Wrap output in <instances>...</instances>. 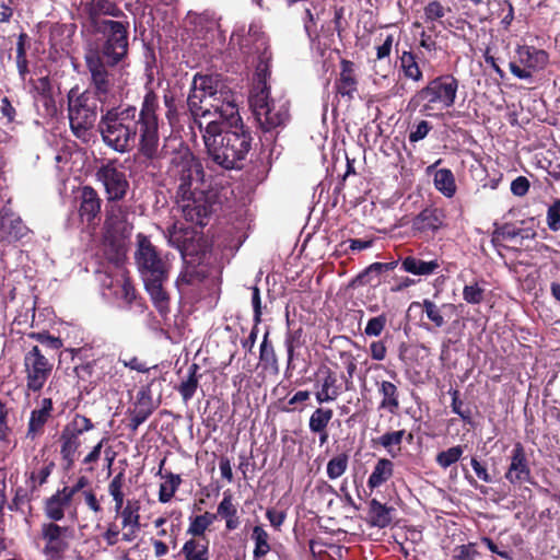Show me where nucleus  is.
Returning a JSON list of instances; mask_svg holds the SVG:
<instances>
[{"mask_svg": "<svg viewBox=\"0 0 560 560\" xmlns=\"http://www.w3.org/2000/svg\"><path fill=\"white\" fill-rule=\"evenodd\" d=\"M160 108L158 93L151 86H145L140 109L131 104L106 109L97 124L103 142L118 153L137 148L138 155L149 162L166 158L168 145L160 148Z\"/></svg>", "mask_w": 560, "mask_h": 560, "instance_id": "obj_1", "label": "nucleus"}, {"mask_svg": "<svg viewBox=\"0 0 560 560\" xmlns=\"http://www.w3.org/2000/svg\"><path fill=\"white\" fill-rule=\"evenodd\" d=\"M199 130L209 159L224 170H238L252 149L253 136L238 113V107L226 106L224 114Z\"/></svg>", "mask_w": 560, "mask_h": 560, "instance_id": "obj_2", "label": "nucleus"}, {"mask_svg": "<svg viewBox=\"0 0 560 560\" xmlns=\"http://www.w3.org/2000/svg\"><path fill=\"white\" fill-rule=\"evenodd\" d=\"M135 261L154 306L160 312L167 310L170 296L164 289V284L168 280L172 268L167 255H164L147 235L139 233L137 235Z\"/></svg>", "mask_w": 560, "mask_h": 560, "instance_id": "obj_3", "label": "nucleus"}, {"mask_svg": "<svg viewBox=\"0 0 560 560\" xmlns=\"http://www.w3.org/2000/svg\"><path fill=\"white\" fill-rule=\"evenodd\" d=\"M166 180L173 186L176 200L195 196V192L208 188L202 163L182 140L177 141L171 152Z\"/></svg>", "mask_w": 560, "mask_h": 560, "instance_id": "obj_4", "label": "nucleus"}, {"mask_svg": "<svg viewBox=\"0 0 560 560\" xmlns=\"http://www.w3.org/2000/svg\"><path fill=\"white\" fill-rule=\"evenodd\" d=\"M249 105L261 131L260 141L271 145L278 128L284 127L290 119L289 101L284 97L272 98L266 91H256L249 96Z\"/></svg>", "mask_w": 560, "mask_h": 560, "instance_id": "obj_5", "label": "nucleus"}, {"mask_svg": "<svg viewBox=\"0 0 560 560\" xmlns=\"http://www.w3.org/2000/svg\"><path fill=\"white\" fill-rule=\"evenodd\" d=\"M129 27L130 23L127 16L91 28L98 38L95 51L89 56L105 60L109 67H125L129 54Z\"/></svg>", "mask_w": 560, "mask_h": 560, "instance_id": "obj_6", "label": "nucleus"}, {"mask_svg": "<svg viewBox=\"0 0 560 560\" xmlns=\"http://www.w3.org/2000/svg\"><path fill=\"white\" fill-rule=\"evenodd\" d=\"M458 80L453 74H442L430 80L425 86L418 90L409 100L407 110H416L430 115L436 108L453 107L458 91Z\"/></svg>", "mask_w": 560, "mask_h": 560, "instance_id": "obj_7", "label": "nucleus"}, {"mask_svg": "<svg viewBox=\"0 0 560 560\" xmlns=\"http://www.w3.org/2000/svg\"><path fill=\"white\" fill-rule=\"evenodd\" d=\"M67 98L71 131L77 138L83 139L97 121L98 110H102L101 102L90 93H80L78 88H72Z\"/></svg>", "mask_w": 560, "mask_h": 560, "instance_id": "obj_8", "label": "nucleus"}, {"mask_svg": "<svg viewBox=\"0 0 560 560\" xmlns=\"http://www.w3.org/2000/svg\"><path fill=\"white\" fill-rule=\"evenodd\" d=\"M168 245L176 248L182 259H206L212 244L202 230L174 223L166 230Z\"/></svg>", "mask_w": 560, "mask_h": 560, "instance_id": "obj_9", "label": "nucleus"}, {"mask_svg": "<svg viewBox=\"0 0 560 560\" xmlns=\"http://www.w3.org/2000/svg\"><path fill=\"white\" fill-rule=\"evenodd\" d=\"M94 428L93 421L81 413H74L71 420L63 425L59 435V444L65 470H70L74 466L77 453L82 445L80 436Z\"/></svg>", "mask_w": 560, "mask_h": 560, "instance_id": "obj_10", "label": "nucleus"}, {"mask_svg": "<svg viewBox=\"0 0 560 560\" xmlns=\"http://www.w3.org/2000/svg\"><path fill=\"white\" fill-rule=\"evenodd\" d=\"M182 214L187 222L205 228L210 223L218 206V192L207 188L195 192V196H187L176 200Z\"/></svg>", "mask_w": 560, "mask_h": 560, "instance_id": "obj_11", "label": "nucleus"}, {"mask_svg": "<svg viewBox=\"0 0 560 560\" xmlns=\"http://www.w3.org/2000/svg\"><path fill=\"white\" fill-rule=\"evenodd\" d=\"M240 47L245 54L257 52L259 55L255 71L256 84L253 92L266 91L267 93H270L268 80L271 74L269 63L271 60V52L267 46L265 34L258 31H253V26H250L248 34L241 39Z\"/></svg>", "mask_w": 560, "mask_h": 560, "instance_id": "obj_12", "label": "nucleus"}, {"mask_svg": "<svg viewBox=\"0 0 560 560\" xmlns=\"http://www.w3.org/2000/svg\"><path fill=\"white\" fill-rule=\"evenodd\" d=\"M191 84L194 90H199L209 97L210 108L219 116L224 114L228 105L238 107L236 94L222 82L219 74L196 73Z\"/></svg>", "mask_w": 560, "mask_h": 560, "instance_id": "obj_13", "label": "nucleus"}, {"mask_svg": "<svg viewBox=\"0 0 560 560\" xmlns=\"http://www.w3.org/2000/svg\"><path fill=\"white\" fill-rule=\"evenodd\" d=\"M55 361L40 353L36 348H28L23 354V372L28 392H40L52 374Z\"/></svg>", "mask_w": 560, "mask_h": 560, "instance_id": "obj_14", "label": "nucleus"}, {"mask_svg": "<svg viewBox=\"0 0 560 560\" xmlns=\"http://www.w3.org/2000/svg\"><path fill=\"white\" fill-rule=\"evenodd\" d=\"M86 68L90 72V81L88 88L83 91L90 93L91 96L100 100L104 105L115 95V84L112 73L108 71L107 62L98 57H85Z\"/></svg>", "mask_w": 560, "mask_h": 560, "instance_id": "obj_15", "label": "nucleus"}, {"mask_svg": "<svg viewBox=\"0 0 560 560\" xmlns=\"http://www.w3.org/2000/svg\"><path fill=\"white\" fill-rule=\"evenodd\" d=\"M349 390L345 384L343 373L332 370L325 363L318 365L314 373V395L318 405L335 401Z\"/></svg>", "mask_w": 560, "mask_h": 560, "instance_id": "obj_16", "label": "nucleus"}, {"mask_svg": "<svg viewBox=\"0 0 560 560\" xmlns=\"http://www.w3.org/2000/svg\"><path fill=\"white\" fill-rule=\"evenodd\" d=\"M138 206L131 200H112L105 203V226L108 231L129 235L133 229V219Z\"/></svg>", "mask_w": 560, "mask_h": 560, "instance_id": "obj_17", "label": "nucleus"}, {"mask_svg": "<svg viewBox=\"0 0 560 560\" xmlns=\"http://www.w3.org/2000/svg\"><path fill=\"white\" fill-rule=\"evenodd\" d=\"M96 178L104 186L106 201L122 200L130 189L127 174L116 160L108 161L98 167Z\"/></svg>", "mask_w": 560, "mask_h": 560, "instance_id": "obj_18", "label": "nucleus"}, {"mask_svg": "<svg viewBox=\"0 0 560 560\" xmlns=\"http://www.w3.org/2000/svg\"><path fill=\"white\" fill-rule=\"evenodd\" d=\"M40 536L45 541L43 552L51 560H61L70 548L73 538V529L69 526H60L57 523H44Z\"/></svg>", "mask_w": 560, "mask_h": 560, "instance_id": "obj_19", "label": "nucleus"}, {"mask_svg": "<svg viewBox=\"0 0 560 560\" xmlns=\"http://www.w3.org/2000/svg\"><path fill=\"white\" fill-rule=\"evenodd\" d=\"M83 12L86 15L90 28L103 25V23L121 20L128 15L113 0H86L83 2Z\"/></svg>", "mask_w": 560, "mask_h": 560, "instance_id": "obj_20", "label": "nucleus"}, {"mask_svg": "<svg viewBox=\"0 0 560 560\" xmlns=\"http://www.w3.org/2000/svg\"><path fill=\"white\" fill-rule=\"evenodd\" d=\"M78 214L81 223L95 229L101 222L102 205L98 192L92 186H83L77 197Z\"/></svg>", "mask_w": 560, "mask_h": 560, "instance_id": "obj_21", "label": "nucleus"}, {"mask_svg": "<svg viewBox=\"0 0 560 560\" xmlns=\"http://www.w3.org/2000/svg\"><path fill=\"white\" fill-rule=\"evenodd\" d=\"M504 478L514 487L526 482L533 483L529 460L521 442H516L513 445Z\"/></svg>", "mask_w": 560, "mask_h": 560, "instance_id": "obj_22", "label": "nucleus"}, {"mask_svg": "<svg viewBox=\"0 0 560 560\" xmlns=\"http://www.w3.org/2000/svg\"><path fill=\"white\" fill-rule=\"evenodd\" d=\"M334 89L337 97L351 103L359 92V79L357 66L353 61L341 59L340 72L334 82Z\"/></svg>", "mask_w": 560, "mask_h": 560, "instance_id": "obj_23", "label": "nucleus"}, {"mask_svg": "<svg viewBox=\"0 0 560 560\" xmlns=\"http://www.w3.org/2000/svg\"><path fill=\"white\" fill-rule=\"evenodd\" d=\"M413 308H420L423 313H425L428 320L434 328L444 327L447 324V320L457 311V306L453 303H443L438 305L430 299H424L422 302H411L408 312L412 311Z\"/></svg>", "mask_w": 560, "mask_h": 560, "instance_id": "obj_24", "label": "nucleus"}, {"mask_svg": "<svg viewBox=\"0 0 560 560\" xmlns=\"http://www.w3.org/2000/svg\"><path fill=\"white\" fill-rule=\"evenodd\" d=\"M28 228L20 217H16L10 208L0 211V237L9 242H16L28 234Z\"/></svg>", "mask_w": 560, "mask_h": 560, "instance_id": "obj_25", "label": "nucleus"}, {"mask_svg": "<svg viewBox=\"0 0 560 560\" xmlns=\"http://www.w3.org/2000/svg\"><path fill=\"white\" fill-rule=\"evenodd\" d=\"M445 212L443 209L428 207L421 210L413 219L411 228L418 233H436L445 221Z\"/></svg>", "mask_w": 560, "mask_h": 560, "instance_id": "obj_26", "label": "nucleus"}, {"mask_svg": "<svg viewBox=\"0 0 560 560\" xmlns=\"http://www.w3.org/2000/svg\"><path fill=\"white\" fill-rule=\"evenodd\" d=\"M107 361L108 359L103 357L77 365L74 373L79 383H83L85 389H88L89 386L95 387L106 374L104 369Z\"/></svg>", "mask_w": 560, "mask_h": 560, "instance_id": "obj_27", "label": "nucleus"}, {"mask_svg": "<svg viewBox=\"0 0 560 560\" xmlns=\"http://www.w3.org/2000/svg\"><path fill=\"white\" fill-rule=\"evenodd\" d=\"M206 259H183L184 266L176 283L177 285H195L203 282L209 276V266Z\"/></svg>", "mask_w": 560, "mask_h": 560, "instance_id": "obj_28", "label": "nucleus"}, {"mask_svg": "<svg viewBox=\"0 0 560 560\" xmlns=\"http://www.w3.org/2000/svg\"><path fill=\"white\" fill-rule=\"evenodd\" d=\"M52 410L54 404L51 398H43L40 401V407L38 409L32 410L31 412L26 438L35 440L37 436H40L44 433L45 424L51 418Z\"/></svg>", "mask_w": 560, "mask_h": 560, "instance_id": "obj_29", "label": "nucleus"}, {"mask_svg": "<svg viewBox=\"0 0 560 560\" xmlns=\"http://www.w3.org/2000/svg\"><path fill=\"white\" fill-rule=\"evenodd\" d=\"M516 52L520 63L525 66L530 73L544 69L549 62V55L547 51L534 46H520Z\"/></svg>", "mask_w": 560, "mask_h": 560, "instance_id": "obj_30", "label": "nucleus"}, {"mask_svg": "<svg viewBox=\"0 0 560 560\" xmlns=\"http://www.w3.org/2000/svg\"><path fill=\"white\" fill-rule=\"evenodd\" d=\"M27 338L36 340L38 345L31 346L30 348H36L40 350L43 355L51 358L56 361V357L59 354L60 349L63 347L61 338L52 336L49 331H32L27 334Z\"/></svg>", "mask_w": 560, "mask_h": 560, "instance_id": "obj_31", "label": "nucleus"}, {"mask_svg": "<svg viewBox=\"0 0 560 560\" xmlns=\"http://www.w3.org/2000/svg\"><path fill=\"white\" fill-rule=\"evenodd\" d=\"M377 392L381 395L378 409L386 410L390 415H397L400 409L399 389L389 381L376 382Z\"/></svg>", "mask_w": 560, "mask_h": 560, "instance_id": "obj_32", "label": "nucleus"}, {"mask_svg": "<svg viewBox=\"0 0 560 560\" xmlns=\"http://www.w3.org/2000/svg\"><path fill=\"white\" fill-rule=\"evenodd\" d=\"M399 71L404 78L415 83H419L423 80V71L419 65V57L412 50H404L398 56Z\"/></svg>", "mask_w": 560, "mask_h": 560, "instance_id": "obj_33", "label": "nucleus"}, {"mask_svg": "<svg viewBox=\"0 0 560 560\" xmlns=\"http://www.w3.org/2000/svg\"><path fill=\"white\" fill-rule=\"evenodd\" d=\"M219 517L225 521V528L229 532L235 530L241 524V520L237 512V506L234 503L233 494L230 490L223 493V498L218 505Z\"/></svg>", "mask_w": 560, "mask_h": 560, "instance_id": "obj_34", "label": "nucleus"}, {"mask_svg": "<svg viewBox=\"0 0 560 560\" xmlns=\"http://www.w3.org/2000/svg\"><path fill=\"white\" fill-rule=\"evenodd\" d=\"M394 508L381 503L377 499L369 501L368 523L373 527L385 528L390 525Z\"/></svg>", "mask_w": 560, "mask_h": 560, "instance_id": "obj_35", "label": "nucleus"}, {"mask_svg": "<svg viewBox=\"0 0 560 560\" xmlns=\"http://www.w3.org/2000/svg\"><path fill=\"white\" fill-rule=\"evenodd\" d=\"M165 462L166 458H163L161 460L158 471V476H160L162 479H165V481L160 485L159 489V501L161 503L170 502L175 495L176 491L178 490L183 481L180 475H176L171 471H167L165 474L162 472Z\"/></svg>", "mask_w": 560, "mask_h": 560, "instance_id": "obj_36", "label": "nucleus"}, {"mask_svg": "<svg viewBox=\"0 0 560 560\" xmlns=\"http://www.w3.org/2000/svg\"><path fill=\"white\" fill-rule=\"evenodd\" d=\"M187 107L198 126L201 122L198 118L210 115L212 109L209 106V97L201 91L194 90L192 84L187 96Z\"/></svg>", "mask_w": 560, "mask_h": 560, "instance_id": "obj_37", "label": "nucleus"}, {"mask_svg": "<svg viewBox=\"0 0 560 560\" xmlns=\"http://www.w3.org/2000/svg\"><path fill=\"white\" fill-rule=\"evenodd\" d=\"M156 408L158 404L153 400L150 385H144L137 392L133 408H128V410L148 420Z\"/></svg>", "mask_w": 560, "mask_h": 560, "instance_id": "obj_38", "label": "nucleus"}, {"mask_svg": "<svg viewBox=\"0 0 560 560\" xmlns=\"http://www.w3.org/2000/svg\"><path fill=\"white\" fill-rule=\"evenodd\" d=\"M440 268L436 259L425 261L415 256H407L400 261V269L416 276H430Z\"/></svg>", "mask_w": 560, "mask_h": 560, "instance_id": "obj_39", "label": "nucleus"}, {"mask_svg": "<svg viewBox=\"0 0 560 560\" xmlns=\"http://www.w3.org/2000/svg\"><path fill=\"white\" fill-rule=\"evenodd\" d=\"M66 493H61L60 489L45 501V515L54 523L61 521L65 517V509L68 508L72 501L66 500Z\"/></svg>", "mask_w": 560, "mask_h": 560, "instance_id": "obj_40", "label": "nucleus"}, {"mask_svg": "<svg viewBox=\"0 0 560 560\" xmlns=\"http://www.w3.org/2000/svg\"><path fill=\"white\" fill-rule=\"evenodd\" d=\"M185 560H209V539L190 538L182 547Z\"/></svg>", "mask_w": 560, "mask_h": 560, "instance_id": "obj_41", "label": "nucleus"}, {"mask_svg": "<svg viewBox=\"0 0 560 560\" xmlns=\"http://www.w3.org/2000/svg\"><path fill=\"white\" fill-rule=\"evenodd\" d=\"M305 345L304 331L301 326L298 328H291L285 334L284 346L288 354L287 370L285 372H292L295 370V364H293V350H298Z\"/></svg>", "mask_w": 560, "mask_h": 560, "instance_id": "obj_42", "label": "nucleus"}, {"mask_svg": "<svg viewBox=\"0 0 560 560\" xmlns=\"http://www.w3.org/2000/svg\"><path fill=\"white\" fill-rule=\"evenodd\" d=\"M394 475V463L388 458H380L368 479V487L375 489L388 481Z\"/></svg>", "mask_w": 560, "mask_h": 560, "instance_id": "obj_43", "label": "nucleus"}, {"mask_svg": "<svg viewBox=\"0 0 560 560\" xmlns=\"http://www.w3.org/2000/svg\"><path fill=\"white\" fill-rule=\"evenodd\" d=\"M120 515L122 520V527H129V529L122 534L121 539L128 542L132 541L136 538L137 532L140 527V515L138 513V508L133 509L130 502H128L127 505L121 510Z\"/></svg>", "mask_w": 560, "mask_h": 560, "instance_id": "obj_44", "label": "nucleus"}, {"mask_svg": "<svg viewBox=\"0 0 560 560\" xmlns=\"http://www.w3.org/2000/svg\"><path fill=\"white\" fill-rule=\"evenodd\" d=\"M434 187L444 197L452 198L455 196L457 186L455 176L450 168H440L434 173L433 176Z\"/></svg>", "mask_w": 560, "mask_h": 560, "instance_id": "obj_45", "label": "nucleus"}, {"mask_svg": "<svg viewBox=\"0 0 560 560\" xmlns=\"http://www.w3.org/2000/svg\"><path fill=\"white\" fill-rule=\"evenodd\" d=\"M250 537L255 545L253 550L254 560H259L270 552V536L261 525H256L253 527Z\"/></svg>", "mask_w": 560, "mask_h": 560, "instance_id": "obj_46", "label": "nucleus"}, {"mask_svg": "<svg viewBox=\"0 0 560 560\" xmlns=\"http://www.w3.org/2000/svg\"><path fill=\"white\" fill-rule=\"evenodd\" d=\"M199 365L196 363H192L188 368V375L185 381L180 383L178 386V392L185 402L189 401L196 394V390L198 388L199 384V377L198 375Z\"/></svg>", "mask_w": 560, "mask_h": 560, "instance_id": "obj_47", "label": "nucleus"}, {"mask_svg": "<svg viewBox=\"0 0 560 560\" xmlns=\"http://www.w3.org/2000/svg\"><path fill=\"white\" fill-rule=\"evenodd\" d=\"M465 447V445L458 444L439 452L435 456L436 465L444 470L454 466L462 459Z\"/></svg>", "mask_w": 560, "mask_h": 560, "instance_id": "obj_48", "label": "nucleus"}, {"mask_svg": "<svg viewBox=\"0 0 560 560\" xmlns=\"http://www.w3.org/2000/svg\"><path fill=\"white\" fill-rule=\"evenodd\" d=\"M405 434V430L386 432L383 435L373 439L372 442L373 445L383 446L389 454L395 456L394 448L400 451V445L402 443Z\"/></svg>", "mask_w": 560, "mask_h": 560, "instance_id": "obj_49", "label": "nucleus"}, {"mask_svg": "<svg viewBox=\"0 0 560 560\" xmlns=\"http://www.w3.org/2000/svg\"><path fill=\"white\" fill-rule=\"evenodd\" d=\"M269 332L267 331L260 343L259 360L265 370L278 371V358L272 342L268 339Z\"/></svg>", "mask_w": 560, "mask_h": 560, "instance_id": "obj_50", "label": "nucleus"}, {"mask_svg": "<svg viewBox=\"0 0 560 560\" xmlns=\"http://www.w3.org/2000/svg\"><path fill=\"white\" fill-rule=\"evenodd\" d=\"M334 417V411L330 408L318 407L316 408L308 420V428L311 432H322L327 429L329 422Z\"/></svg>", "mask_w": 560, "mask_h": 560, "instance_id": "obj_51", "label": "nucleus"}, {"mask_svg": "<svg viewBox=\"0 0 560 560\" xmlns=\"http://www.w3.org/2000/svg\"><path fill=\"white\" fill-rule=\"evenodd\" d=\"M448 394L452 397V411L460 417L464 423L472 424V412L468 404L460 399V393L456 388H450Z\"/></svg>", "mask_w": 560, "mask_h": 560, "instance_id": "obj_52", "label": "nucleus"}, {"mask_svg": "<svg viewBox=\"0 0 560 560\" xmlns=\"http://www.w3.org/2000/svg\"><path fill=\"white\" fill-rule=\"evenodd\" d=\"M163 103L165 107V118L170 126H175L179 122V101L176 95L167 90L163 95Z\"/></svg>", "mask_w": 560, "mask_h": 560, "instance_id": "obj_53", "label": "nucleus"}, {"mask_svg": "<svg viewBox=\"0 0 560 560\" xmlns=\"http://www.w3.org/2000/svg\"><path fill=\"white\" fill-rule=\"evenodd\" d=\"M349 456L347 453H339L327 463V476L329 479L335 480L341 477L348 469Z\"/></svg>", "mask_w": 560, "mask_h": 560, "instance_id": "obj_54", "label": "nucleus"}, {"mask_svg": "<svg viewBox=\"0 0 560 560\" xmlns=\"http://www.w3.org/2000/svg\"><path fill=\"white\" fill-rule=\"evenodd\" d=\"M28 40V35L26 33H21L18 37L16 43V68L20 77L24 80L26 74L28 73V61L26 58V42Z\"/></svg>", "mask_w": 560, "mask_h": 560, "instance_id": "obj_55", "label": "nucleus"}, {"mask_svg": "<svg viewBox=\"0 0 560 560\" xmlns=\"http://www.w3.org/2000/svg\"><path fill=\"white\" fill-rule=\"evenodd\" d=\"M451 8L444 7L440 1L432 0L423 8V19L425 23H433L443 19Z\"/></svg>", "mask_w": 560, "mask_h": 560, "instance_id": "obj_56", "label": "nucleus"}, {"mask_svg": "<svg viewBox=\"0 0 560 560\" xmlns=\"http://www.w3.org/2000/svg\"><path fill=\"white\" fill-rule=\"evenodd\" d=\"M463 299L469 304H480L485 299V288L478 282L466 284L463 289Z\"/></svg>", "mask_w": 560, "mask_h": 560, "instance_id": "obj_57", "label": "nucleus"}, {"mask_svg": "<svg viewBox=\"0 0 560 560\" xmlns=\"http://www.w3.org/2000/svg\"><path fill=\"white\" fill-rule=\"evenodd\" d=\"M547 226L552 232L560 230V198H556L547 209Z\"/></svg>", "mask_w": 560, "mask_h": 560, "instance_id": "obj_58", "label": "nucleus"}, {"mask_svg": "<svg viewBox=\"0 0 560 560\" xmlns=\"http://www.w3.org/2000/svg\"><path fill=\"white\" fill-rule=\"evenodd\" d=\"M387 324L386 314H381L378 316L372 317L369 319L364 334L369 337H378Z\"/></svg>", "mask_w": 560, "mask_h": 560, "instance_id": "obj_59", "label": "nucleus"}, {"mask_svg": "<svg viewBox=\"0 0 560 560\" xmlns=\"http://www.w3.org/2000/svg\"><path fill=\"white\" fill-rule=\"evenodd\" d=\"M432 130V125L427 120H420L410 127L408 139L410 142L416 143L424 139Z\"/></svg>", "mask_w": 560, "mask_h": 560, "instance_id": "obj_60", "label": "nucleus"}, {"mask_svg": "<svg viewBox=\"0 0 560 560\" xmlns=\"http://www.w3.org/2000/svg\"><path fill=\"white\" fill-rule=\"evenodd\" d=\"M90 486V479L86 476H80L71 487H63L61 493L67 494L66 500H72L77 493H82V491L88 490L86 488Z\"/></svg>", "mask_w": 560, "mask_h": 560, "instance_id": "obj_61", "label": "nucleus"}, {"mask_svg": "<svg viewBox=\"0 0 560 560\" xmlns=\"http://www.w3.org/2000/svg\"><path fill=\"white\" fill-rule=\"evenodd\" d=\"M479 556V552L476 550L475 544H467L458 546L454 549L453 559L454 560H476Z\"/></svg>", "mask_w": 560, "mask_h": 560, "instance_id": "obj_62", "label": "nucleus"}, {"mask_svg": "<svg viewBox=\"0 0 560 560\" xmlns=\"http://www.w3.org/2000/svg\"><path fill=\"white\" fill-rule=\"evenodd\" d=\"M374 262L360 272L353 280L352 285L363 287L372 283L374 277L382 275L381 270H374Z\"/></svg>", "mask_w": 560, "mask_h": 560, "instance_id": "obj_63", "label": "nucleus"}, {"mask_svg": "<svg viewBox=\"0 0 560 560\" xmlns=\"http://www.w3.org/2000/svg\"><path fill=\"white\" fill-rule=\"evenodd\" d=\"M494 231H497V234L500 235L503 241H505L513 240L516 236L521 235L523 230L516 228L513 223H504L501 225L494 223Z\"/></svg>", "mask_w": 560, "mask_h": 560, "instance_id": "obj_64", "label": "nucleus"}]
</instances>
